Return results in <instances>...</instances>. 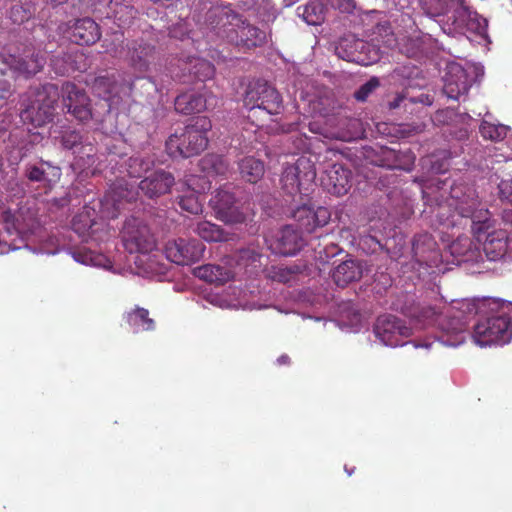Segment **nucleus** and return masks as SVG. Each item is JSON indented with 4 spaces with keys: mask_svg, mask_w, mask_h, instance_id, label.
Here are the masks:
<instances>
[{
    "mask_svg": "<svg viewBox=\"0 0 512 512\" xmlns=\"http://www.w3.org/2000/svg\"><path fill=\"white\" fill-rule=\"evenodd\" d=\"M417 3L422 14L437 21L448 35L486 33L487 20L465 5L464 0H417Z\"/></svg>",
    "mask_w": 512,
    "mask_h": 512,
    "instance_id": "nucleus-1",
    "label": "nucleus"
},
{
    "mask_svg": "<svg viewBox=\"0 0 512 512\" xmlns=\"http://www.w3.org/2000/svg\"><path fill=\"white\" fill-rule=\"evenodd\" d=\"M448 206L453 212L444 219V213L440 214L441 220L448 227H471L472 233L482 240V232L491 228V214L473 185L457 182L451 186Z\"/></svg>",
    "mask_w": 512,
    "mask_h": 512,
    "instance_id": "nucleus-2",
    "label": "nucleus"
},
{
    "mask_svg": "<svg viewBox=\"0 0 512 512\" xmlns=\"http://www.w3.org/2000/svg\"><path fill=\"white\" fill-rule=\"evenodd\" d=\"M211 21L217 35L226 39L240 50L247 51L260 47L266 42V32L243 19L239 14L228 8H215L209 11Z\"/></svg>",
    "mask_w": 512,
    "mask_h": 512,
    "instance_id": "nucleus-3",
    "label": "nucleus"
},
{
    "mask_svg": "<svg viewBox=\"0 0 512 512\" xmlns=\"http://www.w3.org/2000/svg\"><path fill=\"white\" fill-rule=\"evenodd\" d=\"M212 123L208 117H197L196 120L171 134L165 143L166 152L173 158H189L199 155L208 145L207 133Z\"/></svg>",
    "mask_w": 512,
    "mask_h": 512,
    "instance_id": "nucleus-4",
    "label": "nucleus"
},
{
    "mask_svg": "<svg viewBox=\"0 0 512 512\" xmlns=\"http://www.w3.org/2000/svg\"><path fill=\"white\" fill-rule=\"evenodd\" d=\"M59 99V90L55 84L46 83L35 89L30 103L21 111L24 123L42 127L53 121L55 107Z\"/></svg>",
    "mask_w": 512,
    "mask_h": 512,
    "instance_id": "nucleus-5",
    "label": "nucleus"
},
{
    "mask_svg": "<svg viewBox=\"0 0 512 512\" xmlns=\"http://www.w3.org/2000/svg\"><path fill=\"white\" fill-rule=\"evenodd\" d=\"M244 106L248 109V118L258 113L278 115L283 109L281 94L267 82L250 83L243 98Z\"/></svg>",
    "mask_w": 512,
    "mask_h": 512,
    "instance_id": "nucleus-6",
    "label": "nucleus"
},
{
    "mask_svg": "<svg viewBox=\"0 0 512 512\" xmlns=\"http://www.w3.org/2000/svg\"><path fill=\"white\" fill-rule=\"evenodd\" d=\"M473 338L480 346L509 343L512 339V318L500 313L478 321L474 325Z\"/></svg>",
    "mask_w": 512,
    "mask_h": 512,
    "instance_id": "nucleus-7",
    "label": "nucleus"
},
{
    "mask_svg": "<svg viewBox=\"0 0 512 512\" xmlns=\"http://www.w3.org/2000/svg\"><path fill=\"white\" fill-rule=\"evenodd\" d=\"M122 242L129 253H148L156 245L149 227L139 218H128L121 231Z\"/></svg>",
    "mask_w": 512,
    "mask_h": 512,
    "instance_id": "nucleus-8",
    "label": "nucleus"
},
{
    "mask_svg": "<svg viewBox=\"0 0 512 512\" xmlns=\"http://www.w3.org/2000/svg\"><path fill=\"white\" fill-rule=\"evenodd\" d=\"M316 178V171L312 163L305 158H299L296 163L284 168L281 175L282 189L290 195L308 190Z\"/></svg>",
    "mask_w": 512,
    "mask_h": 512,
    "instance_id": "nucleus-9",
    "label": "nucleus"
},
{
    "mask_svg": "<svg viewBox=\"0 0 512 512\" xmlns=\"http://www.w3.org/2000/svg\"><path fill=\"white\" fill-rule=\"evenodd\" d=\"M410 316L416 318L419 322H423L424 324L437 323L440 325L447 335L451 334L455 337L454 341H446L449 342V345L455 346L464 340L462 333L466 329V323L454 315L444 316L442 314H437L434 308L431 306H425L420 308L419 311L411 312ZM441 339H443V336ZM442 342L445 341L442 340Z\"/></svg>",
    "mask_w": 512,
    "mask_h": 512,
    "instance_id": "nucleus-10",
    "label": "nucleus"
},
{
    "mask_svg": "<svg viewBox=\"0 0 512 512\" xmlns=\"http://www.w3.org/2000/svg\"><path fill=\"white\" fill-rule=\"evenodd\" d=\"M63 105L77 121L86 123L92 118L90 99L85 90L72 82H65L61 88Z\"/></svg>",
    "mask_w": 512,
    "mask_h": 512,
    "instance_id": "nucleus-11",
    "label": "nucleus"
},
{
    "mask_svg": "<svg viewBox=\"0 0 512 512\" xmlns=\"http://www.w3.org/2000/svg\"><path fill=\"white\" fill-rule=\"evenodd\" d=\"M375 336L386 346L403 345V339L411 335V328L394 315H381L374 324Z\"/></svg>",
    "mask_w": 512,
    "mask_h": 512,
    "instance_id": "nucleus-12",
    "label": "nucleus"
},
{
    "mask_svg": "<svg viewBox=\"0 0 512 512\" xmlns=\"http://www.w3.org/2000/svg\"><path fill=\"white\" fill-rule=\"evenodd\" d=\"M205 251V245L196 239L178 238L168 241L165 246L167 259L177 265H191L199 261Z\"/></svg>",
    "mask_w": 512,
    "mask_h": 512,
    "instance_id": "nucleus-13",
    "label": "nucleus"
},
{
    "mask_svg": "<svg viewBox=\"0 0 512 512\" xmlns=\"http://www.w3.org/2000/svg\"><path fill=\"white\" fill-rule=\"evenodd\" d=\"M209 205L215 212L216 218L225 223H242L245 221L246 217L237 206L234 193L226 185L216 190L209 200Z\"/></svg>",
    "mask_w": 512,
    "mask_h": 512,
    "instance_id": "nucleus-14",
    "label": "nucleus"
},
{
    "mask_svg": "<svg viewBox=\"0 0 512 512\" xmlns=\"http://www.w3.org/2000/svg\"><path fill=\"white\" fill-rule=\"evenodd\" d=\"M178 70L172 69L171 74L182 83L193 81H206L215 74L214 65L203 58L189 57L187 60H178Z\"/></svg>",
    "mask_w": 512,
    "mask_h": 512,
    "instance_id": "nucleus-15",
    "label": "nucleus"
},
{
    "mask_svg": "<svg viewBox=\"0 0 512 512\" xmlns=\"http://www.w3.org/2000/svg\"><path fill=\"white\" fill-rule=\"evenodd\" d=\"M46 63V57L40 51L28 49L20 56H10L7 60V69L13 78L23 76L31 77L40 72Z\"/></svg>",
    "mask_w": 512,
    "mask_h": 512,
    "instance_id": "nucleus-16",
    "label": "nucleus"
},
{
    "mask_svg": "<svg viewBox=\"0 0 512 512\" xmlns=\"http://www.w3.org/2000/svg\"><path fill=\"white\" fill-rule=\"evenodd\" d=\"M293 218L301 233H313L317 228L324 227L331 219L328 208L319 206L316 209L303 205L293 211Z\"/></svg>",
    "mask_w": 512,
    "mask_h": 512,
    "instance_id": "nucleus-17",
    "label": "nucleus"
},
{
    "mask_svg": "<svg viewBox=\"0 0 512 512\" xmlns=\"http://www.w3.org/2000/svg\"><path fill=\"white\" fill-rule=\"evenodd\" d=\"M474 82V78L469 75L467 70L458 64L448 66L444 76L443 91L448 98L459 100L461 96H466Z\"/></svg>",
    "mask_w": 512,
    "mask_h": 512,
    "instance_id": "nucleus-18",
    "label": "nucleus"
},
{
    "mask_svg": "<svg viewBox=\"0 0 512 512\" xmlns=\"http://www.w3.org/2000/svg\"><path fill=\"white\" fill-rule=\"evenodd\" d=\"M174 183L172 173L160 169L142 179L138 188L146 197L153 199L170 192Z\"/></svg>",
    "mask_w": 512,
    "mask_h": 512,
    "instance_id": "nucleus-19",
    "label": "nucleus"
},
{
    "mask_svg": "<svg viewBox=\"0 0 512 512\" xmlns=\"http://www.w3.org/2000/svg\"><path fill=\"white\" fill-rule=\"evenodd\" d=\"M351 171L342 164L335 163L321 175V185L330 194H346L350 187Z\"/></svg>",
    "mask_w": 512,
    "mask_h": 512,
    "instance_id": "nucleus-20",
    "label": "nucleus"
},
{
    "mask_svg": "<svg viewBox=\"0 0 512 512\" xmlns=\"http://www.w3.org/2000/svg\"><path fill=\"white\" fill-rule=\"evenodd\" d=\"M2 222L5 230L10 234L26 235L33 231L36 225L34 216L28 211L20 208L12 212L4 211L2 214Z\"/></svg>",
    "mask_w": 512,
    "mask_h": 512,
    "instance_id": "nucleus-21",
    "label": "nucleus"
},
{
    "mask_svg": "<svg viewBox=\"0 0 512 512\" xmlns=\"http://www.w3.org/2000/svg\"><path fill=\"white\" fill-rule=\"evenodd\" d=\"M485 229L482 232V240L477 237L476 240L482 244L483 252L490 261H496L502 258L507 251V233L504 230Z\"/></svg>",
    "mask_w": 512,
    "mask_h": 512,
    "instance_id": "nucleus-22",
    "label": "nucleus"
},
{
    "mask_svg": "<svg viewBox=\"0 0 512 512\" xmlns=\"http://www.w3.org/2000/svg\"><path fill=\"white\" fill-rule=\"evenodd\" d=\"M127 47L131 66L140 72L147 71L156 54L155 46L143 39H137L129 42Z\"/></svg>",
    "mask_w": 512,
    "mask_h": 512,
    "instance_id": "nucleus-23",
    "label": "nucleus"
},
{
    "mask_svg": "<svg viewBox=\"0 0 512 512\" xmlns=\"http://www.w3.org/2000/svg\"><path fill=\"white\" fill-rule=\"evenodd\" d=\"M193 274L200 280L216 286L224 285L235 277L234 270L227 263L198 266L194 268Z\"/></svg>",
    "mask_w": 512,
    "mask_h": 512,
    "instance_id": "nucleus-24",
    "label": "nucleus"
},
{
    "mask_svg": "<svg viewBox=\"0 0 512 512\" xmlns=\"http://www.w3.org/2000/svg\"><path fill=\"white\" fill-rule=\"evenodd\" d=\"M100 37L99 25L89 17L77 19L70 28L69 38L78 45L95 44Z\"/></svg>",
    "mask_w": 512,
    "mask_h": 512,
    "instance_id": "nucleus-25",
    "label": "nucleus"
},
{
    "mask_svg": "<svg viewBox=\"0 0 512 512\" xmlns=\"http://www.w3.org/2000/svg\"><path fill=\"white\" fill-rule=\"evenodd\" d=\"M302 243L301 232L287 225L280 230L276 242L271 245V249L274 253L292 256L301 249Z\"/></svg>",
    "mask_w": 512,
    "mask_h": 512,
    "instance_id": "nucleus-26",
    "label": "nucleus"
},
{
    "mask_svg": "<svg viewBox=\"0 0 512 512\" xmlns=\"http://www.w3.org/2000/svg\"><path fill=\"white\" fill-rule=\"evenodd\" d=\"M132 83L127 85H118L114 75L98 76L94 79L92 89L99 97L113 101L115 98H121V93L130 95Z\"/></svg>",
    "mask_w": 512,
    "mask_h": 512,
    "instance_id": "nucleus-27",
    "label": "nucleus"
},
{
    "mask_svg": "<svg viewBox=\"0 0 512 512\" xmlns=\"http://www.w3.org/2000/svg\"><path fill=\"white\" fill-rule=\"evenodd\" d=\"M82 140H83V137L79 131L67 130V131L63 132V134L61 136V145L64 149H67V150H73V149L77 148L78 146H80V149L83 152H78V153L84 154L85 157L82 155H79L78 163L80 161H82L83 162L81 164L82 166H92L95 163L96 148L92 144L82 145Z\"/></svg>",
    "mask_w": 512,
    "mask_h": 512,
    "instance_id": "nucleus-28",
    "label": "nucleus"
},
{
    "mask_svg": "<svg viewBox=\"0 0 512 512\" xmlns=\"http://www.w3.org/2000/svg\"><path fill=\"white\" fill-rule=\"evenodd\" d=\"M25 176L31 182H42L51 188L60 180L61 169L50 162L41 161V166L34 164L26 165Z\"/></svg>",
    "mask_w": 512,
    "mask_h": 512,
    "instance_id": "nucleus-29",
    "label": "nucleus"
},
{
    "mask_svg": "<svg viewBox=\"0 0 512 512\" xmlns=\"http://www.w3.org/2000/svg\"><path fill=\"white\" fill-rule=\"evenodd\" d=\"M363 276V265L360 261L348 259L340 263L333 271L332 278L339 287H346L359 281Z\"/></svg>",
    "mask_w": 512,
    "mask_h": 512,
    "instance_id": "nucleus-30",
    "label": "nucleus"
},
{
    "mask_svg": "<svg viewBox=\"0 0 512 512\" xmlns=\"http://www.w3.org/2000/svg\"><path fill=\"white\" fill-rule=\"evenodd\" d=\"M136 13V9L128 0H110L107 5L106 17L113 19L118 27H125L132 22Z\"/></svg>",
    "mask_w": 512,
    "mask_h": 512,
    "instance_id": "nucleus-31",
    "label": "nucleus"
},
{
    "mask_svg": "<svg viewBox=\"0 0 512 512\" xmlns=\"http://www.w3.org/2000/svg\"><path fill=\"white\" fill-rule=\"evenodd\" d=\"M123 321L133 329L134 332L153 331L156 327V323L154 319L150 317L149 311L139 306L124 313Z\"/></svg>",
    "mask_w": 512,
    "mask_h": 512,
    "instance_id": "nucleus-32",
    "label": "nucleus"
},
{
    "mask_svg": "<svg viewBox=\"0 0 512 512\" xmlns=\"http://www.w3.org/2000/svg\"><path fill=\"white\" fill-rule=\"evenodd\" d=\"M176 112L190 115L200 113L207 108V100L201 94L182 93L174 101Z\"/></svg>",
    "mask_w": 512,
    "mask_h": 512,
    "instance_id": "nucleus-33",
    "label": "nucleus"
},
{
    "mask_svg": "<svg viewBox=\"0 0 512 512\" xmlns=\"http://www.w3.org/2000/svg\"><path fill=\"white\" fill-rule=\"evenodd\" d=\"M135 200V195L132 191L128 190L122 183L113 184L109 191L105 194V205L111 204L114 211L111 217L114 218L120 212L124 202H132Z\"/></svg>",
    "mask_w": 512,
    "mask_h": 512,
    "instance_id": "nucleus-34",
    "label": "nucleus"
},
{
    "mask_svg": "<svg viewBox=\"0 0 512 512\" xmlns=\"http://www.w3.org/2000/svg\"><path fill=\"white\" fill-rule=\"evenodd\" d=\"M193 232L207 242H222L229 239V234L219 225L209 221H200L193 227Z\"/></svg>",
    "mask_w": 512,
    "mask_h": 512,
    "instance_id": "nucleus-35",
    "label": "nucleus"
},
{
    "mask_svg": "<svg viewBox=\"0 0 512 512\" xmlns=\"http://www.w3.org/2000/svg\"><path fill=\"white\" fill-rule=\"evenodd\" d=\"M239 171L244 180L256 183L264 175V164L254 157H245L239 162Z\"/></svg>",
    "mask_w": 512,
    "mask_h": 512,
    "instance_id": "nucleus-36",
    "label": "nucleus"
},
{
    "mask_svg": "<svg viewBox=\"0 0 512 512\" xmlns=\"http://www.w3.org/2000/svg\"><path fill=\"white\" fill-rule=\"evenodd\" d=\"M297 14L309 25H320L325 19V7L320 2L309 1L297 7Z\"/></svg>",
    "mask_w": 512,
    "mask_h": 512,
    "instance_id": "nucleus-37",
    "label": "nucleus"
},
{
    "mask_svg": "<svg viewBox=\"0 0 512 512\" xmlns=\"http://www.w3.org/2000/svg\"><path fill=\"white\" fill-rule=\"evenodd\" d=\"M202 169L209 175L226 176L229 171L228 161L221 155L209 154L206 155L202 161Z\"/></svg>",
    "mask_w": 512,
    "mask_h": 512,
    "instance_id": "nucleus-38",
    "label": "nucleus"
},
{
    "mask_svg": "<svg viewBox=\"0 0 512 512\" xmlns=\"http://www.w3.org/2000/svg\"><path fill=\"white\" fill-rule=\"evenodd\" d=\"M95 210L87 206L83 211L73 218V228L78 233H87L89 235L94 233V226L97 224L94 217Z\"/></svg>",
    "mask_w": 512,
    "mask_h": 512,
    "instance_id": "nucleus-39",
    "label": "nucleus"
},
{
    "mask_svg": "<svg viewBox=\"0 0 512 512\" xmlns=\"http://www.w3.org/2000/svg\"><path fill=\"white\" fill-rule=\"evenodd\" d=\"M299 271H300V269L297 265H294V266L276 265V266H271L267 270V276L272 281H276L279 283H288L296 277V275L299 273Z\"/></svg>",
    "mask_w": 512,
    "mask_h": 512,
    "instance_id": "nucleus-40",
    "label": "nucleus"
},
{
    "mask_svg": "<svg viewBox=\"0 0 512 512\" xmlns=\"http://www.w3.org/2000/svg\"><path fill=\"white\" fill-rule=\"evenodd\" d=\"M479 132L484 139L491 141H501L508 133V127L503 124H494L488 121H482Z\"/></svg>",
    "mask_w": 512,
    "mask_h": 512,
    "instance_id": "nucleus-41",
    "label": "nucleus"
},
{
    "mask_svg": "<svg viewBox=\"0 0 512 512\" xmlns=\"http://www.w3.org/2000/svg\"><path fill=\"white\" fill-rule=\"evenodd\" d=\"M471 245L472 242L468 237H459L450 246L451 254L459 258V261H469L472 259L473 255Z\"/></svg>",
    "mask_w": 512,
    "mask_h": 512,
    "instance_id": "nucleus-42",
    "label": "nucleus"
},
{
    "mask_svg": "<svg viewBox=\"0 0 512 512\" xmlns=\"http://www.w3.org/2000/svg\"><path fill=\"white\" fill-rule=\"evenodd\" d=\"M178 205L183 211L191 214H199L202 212V204L194 192L179 196Z\"/></svg>",
    "mask_w": 512,
    "mask_h": 512,
    "instance_id": "nucleus-43",
    "label": "nucleus"
},
{
    "mask_svg": "<svg viewBox=\"0 0 512 512\" xmlns=\"http://www.w3.org/2000/svg\"><path fill=\"white\" fill-rule=\"evenodd\" d=\"M261 254L253 248H244L239 250L237 255V262L244 267L253 266L257 267L260 263Z\"/></svg>",
    "mask_w": 512,
    "mask_h": 512,
    "instance_id": "nucleus-44",
    "label": "nucleus"
},
{
    "mask_svg": "<svg viewBox=\"0 0 512 512\" xmlns=\"http://www.w3.org/2000/svg\"><path fill=\"white\" fill-rule=\"evenodd\" d=\"M379 86V79L377 77H372L355 91L354 97L358 101H366L371 93H373Z\"/></svg>",
    "mask_w": 512,
    "mask_h": 512,
    "instance_id": "nucleus-45",
    "label": "nucleus"
},
{
    "mask_svg": "<svg viewBox=\"0 0 512 512\" xmlns=\"http://www.w3.org/2000/svg\"><path fill=\"white\" fill-rule=\"evenodd\" d=\"M30 17V11L25 9L22 5L16 4L10 9V19L16 24H22L28 21Z\"/></svg>",
    "mask_w": 512,
    "mask_h": 512,
    "instance_id": "nucleus-46",
    "label": "nucleus"
},
{
    "mask_svg": "<svg viewBox=\"0 0 512 512\" xmlns=\"http://www.w3.org/2000/svg\"><path fill=\"white\" fill-rule=\"evenodd\" d=\"M498 189L500 199L512 204V179L502 180L498 185Z\"/></svg>",
    "mask_w": 512,
    "mask_h": 512,
    "instance_id": "nucleus-47",
    "label": "nucleus"
},
{
    "mask_svg": "<svg viewBox=\"0 0 512 512\" xmlns=\"http://www.w3.org/2000/svg\"><path fill=\"white\" fill-rule=\"evenodd\" d=\"M328 3L331 7L343 13H351L355 8L353 0H328Z\"/></svg>",
    "mask_w": 512,
    "mask_h": 512,
    "instance_id": "nucleus-48",
    "label": "nucleus"
},
{
    "mask_svg": "<svg viewBox=\"0 0 512 512\" xmlns=\"http://www.w3.org/2000/svg\"><path fill=\"white\" fill-rule=\"evenodd\" d=\"M403 156L405 158V162L403 164L395 163L392 165V168L403 169L407 171L411 170V166L414 163L415 157L410 152L404 153Z\"/></svg>",
    "mask_w": 512,
    "mask_h": 512,
    "instance_id": "nucleus-49",
    "label": "nucleus"
},
{
    "mask_svg": "<svg viewBox=\"0 0 512 512\" xmlns=\"http://www.w3.org/2000/svg\"><path fill=\"white\" fill-rule=\"evenodd\" d=\"M59 62H60L59 58H55L52 60V65L55 69V72L59 75H65V74L69 73L70 70L75 69L74 67L68 66L66 64L58 66Z\"/></svg>",
    "mask_w": 512,
    "mask_h": 512,
    "instance_id": "nucleus-50",
    "label": "nucleus"
},
{
    "mask_svg": "<svg viewBox=\"0 0 512 512\" xmlns=\"http://www.w3.org/2000/svg\"><path fill=\"white\" fill-rule=\"evenodd\" d=\"M406 100V97L402 94H398L395 98L390 101L389 107L390 109H396L401 106V104Z\"/></svg>",
    "mask_w": 512,
    "mask_h": 512,
    "instance_id": "nucleus-51",
    "label": "nucleus"
},
{
    "mask_svg": "<svg viewBox=\"0 0 512 512\" xmlns=\"http://www.w3.org/2000/svg\"><path fill=\"white\" fill-rule=\"evenodd\" d=\"M130 161H131L130 168H133L135 166L142 167L143 165H145L143 170L147 171L149 169V163H146L143 159H141L139 157L131 158Z\"/></svg>",
    "mask_w": 512,
    "mask_h": 512,
    "instance_id": "nucleus-52",
    "label": "nucleus"
},
{
    "mask_svg": "<svg viewBox=\"0 0 512 512\" xmlns=\"http://www.w3.org/2000/svg\"><path fill=\"white\" fill-rule=\"evenodd\" d=\"M325 251H326V253H327V256H335V255H337L341 250H340V248L338 247V245L331 244V246L326 247Z\"/></svg>",
    "mask_w": 512,
    "mask_h": 512,
    "instance_id": "nucleus-53",
    "label": "nucleus"
},
{
    "mask_svg": "<svg viewBox=\"0 0 512 512\" xmlns=\"http://www.w3.org/2000/svg\"><path fill=\"white\" fill-rule=\"evenodd\" d=\"M291 362V359L288 355L284 354V355H281L280 357H278L277 359V363L279 365H288L290 364Z\"/></svg>",
    "mask_w": 512,
    "mask_h": 512,
    "instance_id": "nucleus-54",
    "label": "nucleus"
},
{
    "mask_svg": "<svg viewBox=\"0 0 512 512\" xmlns=\"http://www.w3.org/2000/svg\"><path fill=\"white\" fill-rule=\"evenodd\" d=\"M508 11H511L512 10V0L510 1V8L507 7Z\"/></svg>",
    "mask_w": 512,
    "mask_h": 512,
    "instance_id": "nucleus-55",
    "label": "nucleus"
},
{
    "mask_svg": "<svg viewBox=\"0 0 512 512\" xmlns=\"http://www.w3.org/2000/svg\"><path fill=\"white\" fill-rule=\"evenodd\" d=\"M338 138H340L342 140H348V138H346L345 136H338Z\"/></svg>",
    "mask_w": 512,
    "mask_h": 512,
    "instance_id": "nucleus-56",
    "label": "nucleus"
},
{
    "mask_svg": "<svg viewBox=\"0 0 512 512\" xmlns=\"http://www.w3.org/2000/svg\"><path fill=\"white\" fill-rule=\"evenodd\" d=\"M3 103V97H0V106L2 105Z\"/></svg>",
    "mask_w": 512,
    "mask_h": 512,
    "instance_id": "nucleus-57",
    "label": "nucleus"
}]
</instances>
